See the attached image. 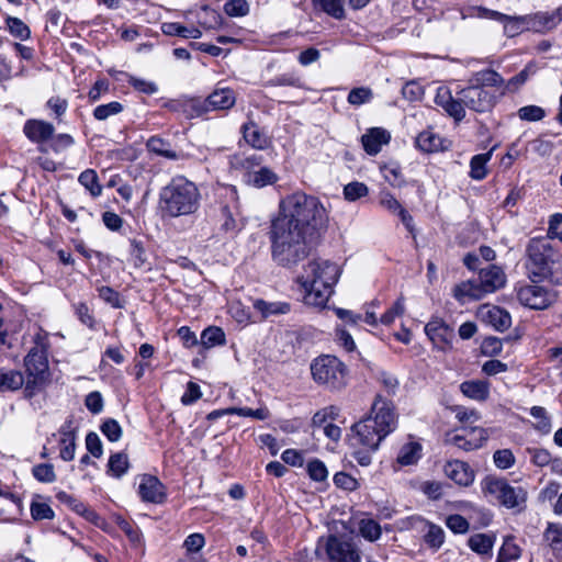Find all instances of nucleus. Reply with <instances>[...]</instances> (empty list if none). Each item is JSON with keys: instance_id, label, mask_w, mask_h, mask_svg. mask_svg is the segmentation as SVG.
Instances as JSON below:
<instances>
[{"instance_id": "338daca9", "label": "nucleus", "mask_w": 562, "mask_h": 562, "mask_svg": "<svg viewBox=\"0 0 562 562\" xmlns=\"http://www.w3.org/2000/svg\"><path fill=\"white\" fill-rule=\"evenodd\" d=\"M531 462L537 467H546L551 462V453L542 448H528Z\"/></svg>"}, {"instance_id": "b1692460", "label": "nucleus", "mask_w": 562, "mask_h": 562, "mask_svg": "<svg viewBox=\"0 0 562 562\" xmlns=\"http://www.w3.org/2000/svg\"><path fill=\"white\" fill-rule=\"evenodd\" d=\"M460 391L471 400L483 402L490 396V383L483 380L464 381L460 384Z\"/></svg>"}, {"instance_id": "ea45409f", "label": "nucleus", "mask_w": 562, "mask_h": 562, "mask_svg": "<svg viewBox=\"0 0 562 562\" xmlns=\"http://www.w3.org/2000/svg\"><path fill=\"white\" fill-rule=\"evenodd\" d=\"M521 555V549L514 542L513 537H506L499 549L496 562H509Z\"/></svg>"}, {"instance_id": "37998d69", "label": "nucleus", "mask_w": 562, "mask_h": 562, "mask_svg": "<svg viewBox=\"0 0 562 562\" xmlns=\"http://www.w3.org/2000/svg\"><path fill=\"white\" fill-rule=\"evenodd\" d=\"M373 91L369 87H357L350 90L347 101L350 105L360 106L370 103L373 99Z\"/></svg>"}, {"instance_id": "f3484780", "label": "nucleus", "mask_w": 562, "mask_h": 562, "mask_svg": "<svg viewBox=\"0 0 562 562\" xmlns=\"http://www.w3.org/2000/svg\"><path fill=\"white\" fill-rule=\"evenodd\" d=\"M235 93L229 88L215 89L202 103V111L227 110L235 104Z\"/></svg>"}, {"instance_id": "c9c22d12", "label": "nucleus", "mask_w": 562, "mask_h": 562, "mask_svg": "<svg viewBox=\"0 0 562 562\" xmlns=\"http://www.w3.org/2000/svg\"><path fill=\"white\" fill-rule=\"evenodd\" d=\"M347 0H314L315 5L336 20L346 16L345 4Z\"/></svg>"}, {"instance_id": "ddd939ff", "label": "nucleus", "mask_w": 562, "mask_h": 562, "mask_svg": "<svg viewBox=\"0 0 562 562\" xmlns=\"http://www.w3.org/2000/svg\"><path fill=\"white\" fill-rule=\"evenodd\" d=\"M138 494L143 502L161 504L166 499L164 484L154 475L144 474L138 485Z\"/></svg>"}, {"instance_id": "f8f14e48", "label": "nucleus", "mask_w": 562, "mask_h": 562, "mask_svg": "<svg viewBox=\"0 0 562 562\" xmlns=\"http://www.w3.org/2000/svg\"><path fill=\"white\" fill-rule=\"evenodd\" d=\"M27 373L34 380L43 379L48 370L47 360V346L45 338L37 335L35 338V346L29 351L24 359Z\"/></svg>"}, {"instance_id": "de8ad7c7", "label": "nucleus", "mask_w": 562, "mask_h": 562, "mask_svg": "<svg viewBox=\"0 0 562 562\" xmlns=\"http://www.w3.org/2000/svg\"><path fill=\"white\" fill-rule=\"evenodd\" d=\"M491 158V154H480L472 157L470 166L471 178L475 180H482L486 177V164Z\"/></svg>"}, {"instance_id": "5fc2aeb1", "label": "nucleus", "mask_w": 562, "mask_h": 562, "mask_svg": "<svg viewBox=\"0 0 562 562\" xmlns=\"http://www.w3.org/2000/svg\"><path fill=\"white\" fill-rule=\"evenodd\" d=\"M517 115L522 121L538 122L546 116V111L539 105H525L518 110Z\"/></svg>"}, {"instance_id": "f03ea898", "label": "nucleus", "mask_w": 562, "mask_h": 562, "mask_svg": "<svg viewBox=\"0 0 562 562\" xmlns=\"http://www.w3.org/2000/svg\"><path fill=\"white\" fill-rule=\"evenodd\" d=\"M397 427V414L393 403L381 395H376L370 413L351 427L350 441L353 447L364 451L355 453V458L362 467L371 463V452L379 449L381 442Z\"/></svg>"}, {"instance_id": "f257e3e1", "label": "nucleus", "mask_w": 562, "mask_h": 562, "mask_svg": "<svg viewBox=\"0 0 562 562\" xmlns=\"http://www.w3.org/2000/svg\"><path fill=\"white\" fill-rule=\"evenodd\" d=\"M328 220V210L316 195L295 190L281 196L268 232L272 259L282 267L305 259Z\"/></svg>"}, {"instance_id": "9d476101", "label": "nucleus", "mask_w": 562, "mask_h": 562, "mask_svg": "<svg viewBox=\"0 0 562 562\" xmlns=\"http://www.w3.org/2000/svg\"><path fill=\"white\" fill-rule=\"evenodd\" d=\"M517 299L531 310H544L557 300V294L539 284H524L516 289Z\"/></svg>"}, {"instance_id": "a878e982", "label": "nucleus", "mask_w": 562, "mask_h": 562, "mask_svg": "<svg viewBox=\"0 0 562 562\" xmlns=\"http://www.w3.org/2000/svg\"><path fill=\"white\" fill-rule=\"evenodd\" d=\"M245 140L254 148L265 149L269 145V138L252 122L243 125Z\"/></svg>"}, {"instance_id": "2eb2a0df", "label": "nucleus", "mask_w": 562, "mask_h": 562, "mask_svg": "<svg viewBox=\"0 0 562 562\" xmlns=\"http://www.w3.org/2000/svg\"><path fill=\"white\" fill-rule=\"evenodd\" d=\"M425 333L432 344L441 350L451 346L453 330L441 319L435 318L425 326Z\"/></svg>"}, {"instance_id": "69168bd1", "label": "nucleus", "mask_w": 562, "mask_h": 562, "mask_svg": "<svg viewBox=\"0 0 562 562\" xmlns=\"http://www.w3.org/2000/svg\"><path fill=\"white\" fill-rule=\"evenodd\" d=\"M205 544V538L202 533L195 532L189 535L183 541V548L187 553L192 554L199 552Z\"/></svg>"}, {"instance_id": "49530a36", "label": "nucleus", "mask_w": 562, "mask_h": 562, "mask_svg": "<svg viewBox=\"0 0 562 562\" xmlns=\"http://www.w3.org/2000/svg\"><path fill=\"white\" fill-rule=\"evenodd\" d=\"M225 342V334L220 327H209L201 334V344L206 348L223 345Z\"/></svg>"}, {"instance_id": "4c0bfd02", "label": "nucleus", "mask_w": 562, "mask_h": 562, "mask_svg": "<svg viewBox=\"0 0 562 562\" xmlns=\"http://www.w3.org/2000/svg\"><path fill=\"white\" fill-rule=\"evenodd\" d=\"M544 539L557 557L562 555V526L549 524L544 531Z\"/></svg>"}, {"instance_id": "0e129e2a", "label": "nucleus", "mask_w": 562, "mask_h": 562, "mask_svg": "<svg viewBox=\"0 0 562 562\" xmlns=\"http://www.w3.org/2000/svg\"><path fill=\"white\" fill-rule=\"evenodd\" d=\"M405 312L404 299L398 297L390 310H387L380 318L384 325H390L397 316L403 315Z\"/></svg>"}, {"instance_id": "e433bc0d", "label": "nucleus", "mask_w": 562, "mask_h": 562, "mask_svg": "<svg viewBox=\"0 0 562 562\" xmlns=\"http://www.w3.org/2000/svg\"><path fill=\"white\" fill-rule=\"evenodd\" d=\"M358 530L369 541L378 540L382 533L380 524L370 517L361 518L358 521Z\"/></svg>"}, {"instance_id": "052dcab7", "label": "nucleus", "mask_w": 562, "mask_h": 562, "mask_svg": "<svg viewBox=\"0 0 562 562\" xmlns=\"http://www.w3.org/2000/svg\"><path fill=\"white\" fill-rule=\"evenodd\" d=\"M493 460L498 469L506 470L515 464V456L510 449H501L494 452Z\"/></svg>"}, {"instance_id": "e2e57ef3", "label": "nucleus", "mask_w": 562, "mask_h": 562, "mask_svg": "<svg viewBox=\"0 0 562 562\" xmlns=\"http://www.w3.org/2000/svg\"><path fill=\"white\" fill-rule=\"evenodd\" d=\"M225 13L229 16H245L249 12L246 0H229L224 5Z\"/></svg>"}, {"instance_id": "680f3d73", "label": "nucleus", "mask_w": 562, "mask_h": 562, "mask_svg": "<svg viewBox=\"0 0 562 562\" xmlns=\"http://www.w3.org/2000/svg\"><path fill=\"white\" fill-rule=\"evenodd\" d=\"M307 473L312 480L317 482H323L328 476L326 465L318 459H314L307 463Z\"/></svg>"}, {"instance_id": "0eeeda50", "label": "nucleus", "mask_w": 562, "mask_h": 562, "mask_svg": "<svg viewBox=\"0 0 562 562\" xmlns=\"http://www.w3.org/2000/svg\"><path fill=\"white\" fill-rule=\"evenodd\" d=\"M311 372L315 382L330 389H340L346 384V367L335 356L316 358L311 364Z\"/></svg>"}, {"instance_id": "5701e85b", "label": "nucleus", "mask_w": 562, "mask_h": 562, "mask_svg": "<svg viewBox=\"0 0 562 562\" xmlns=\"http://www.w3.org/2000/svg\"><path fill=\"white\" fill-rule=\"evenodd\" d=\"M262 156L252 154L249 156L234 155L231 158V166L235 170L243 172V181L246 183V178L250 172H256L257 169L262 165Z\"/></svg>"}, {"instance_id": "864d4df0", "label": "nucleus", "mask_w": 562, "mask_h": 562, "mask_svg": "<svg viewBox=\"0 0 562 562\" xmlns=\"http://www.w3.org/2000/svg\"><path fill=\"white\" fill-rule=\"evenodd\" d=\"M32 474L41 483H53L56 480L54 465L50 463H40L34 465Z\"/></svg>"}, {"instance_id": "4468645a", "label": "nucleus", "mask_w": 562, "mask_h": 562, "mask_svg": "<svg viewBox=\"0 0 562 562\" xmlns=\"http://www.w3.org/2000/svg\"><path fill=\"white\" fill-rule=\"evenodd\" d=\"M526 16L529 31L544 33L555 29L562 22V8L551 12H537Z\"/></svg>"}, {"instance_id": "20e7f679", "label": "nucleus", "mask_w": 562, "mask_h": 562, "mask_svg": "<svg viewBox=\"0 0 562 562\" xmlns=\"http://www.w3.org/2000/svg\"><path fill=\"white\" fill-rule=\"evenodd\" d=\"M200 205L199 188L183 176L173 177L158 194V211L162 218L193 215Z\"/></svg>"}, {"instance_id": "6e6552de", "label": "nucleus", "mask_w": 562, "mask_h": 562, "mask_svg": "<svg viewBox=\"0 0 562 562\" xmlns=\"http://www.w3.org/2000/svg\"><path fill=\"white\" fill-rule=\"evenodd\" d=\"M486 491L494 495L506 508L522 506L527 501V492L521 486L510 485L503 479H490L485 483Z\"/></svg>"}, {"instance_id": "bb28decb", "label": "nucleus", "mask_w": 562, "mask_h": 562, "mask_svg": "<svg viewBox=\"0 0 562 562\" xmlns=\"http://www.w3.org/2000/svg\"><path fill=\"white\" fill-rule=\"evenodd\" d=\"M415 143L425 153H435L443 148L441 137L431 130L419 133Z\"/></svg>"}, {"instance_id": "9b49d317", "label": "nucleus", "mask_w": 562, "mask_h": 562, "mask_svg": "<svg viewBox=\"0 0 562 562\" xmlns=\"http://www.w3.org/2000/svg\"><path fill=\"white\" fill-rule=\"evenodd\" d=\"M487 440V432L481 427H462L449 434L447 442L463 451H473L481 448Z\"/></svg>"}, {"instance_id": "c756f323", "label": "nucleus", "mask_w": 562, "mask_h": 562, "mask_svg": "<svg viewBox=\"0 0 562 562\" xmlns=\"http://www.w3.org/2000/svg\"><path fill=\"white\" fill-rule=\"evenodd\" d=\"M423 531L424 541L429 548L438 550L443 544L445 531L440 526L425 521Z\"/></svg>"}, {"instance_id": "cd10ccee", "label": "nucleus", "mask_w": 562, "mask_h": 562, "mask_svg": "<svg viewBox=\"0 0 562 562\" xmlns=\"http://www.w3.org/2000/svg\"><path fill=\"white\" fill-rule=\"evenodd\" d=\"M422 457V446L418 442H407L398 451L396 463L401 467L413 465Z\"/></svg>"}, {"instance_id": "423d86ee", "label": "nucleus", "mask_w": 562, "mask_h": 562, "mask_svg": "<svg viewBox=\"0 0 562 562\" xmlns=\"http://www.w3.org/2000/svg\"><path fill=\"white\" fill-rule=\"evenodd\" d=\"M526 269L532 282L550 280L562 282V255L546 237L531 238L526 248Z\"/></svg>"}, {"instance_id": "4d7b16f0", "label": "nucleus", "mask_w": 562, "mask_h": 562, "mask_svg": "<svg viewBox=\"0 0 562 562\" xmlns=\"http://www.w3.org/2000/svg\"><path fill=\"white\" fill-rule=\"evenodd\" d=\"M530 415L538 419V423L536 424V429L548 434L551 429V420L547 415V411L542 406H532L530 408Z\"/></svg>"}, {"instance_id": "473e14b6", "label": "nucleus", "mask_w": 562, "mask_h": 562, "mask_svg": "<svg viewBox=\"0 0 562 562\" xmlns=\"http://www.w3.org/2000/svg\"><path fill=\"white\" fill-rule=\"evenodd\" d=\"M24 384L23 374L19 371L0 369V393L16 391Z\"/></svg>"}, {"instance_id": "72a5a7b5", "label": "nucleus", "mask_w": 562, "mask_h": 562, "mask_svg": "<svg viewBox=\"0 0 562 562\" xmlns=\"http://www.w3.org/2000/svg\"><path fill=\"white\" fill-rule=\"evenodd\" d=\"M325 540L318 539L315 548L299 551V559L303 562H329L325 549Z\"/></svg>"}, {"instance_id": "bf43d9fd", "label": "nucleus", "mask_w": 562, "mask_h": 562, "mask_svg": "<svg viewBox=\"0 0 562 562\" xmlns=\"http://www.w3.org/2000/svg\"><path fill=\"white\" fill-rule=\"evenodd\" d=\"M101 431L112 442L119 441L122 437V428L113 418H108L103 422Z\"/></svg>"}, {"instance_id": "a18cd8bd", "label": "nucleus", "mask_w": 562, "mask_h": 562, "mask_svg": "<svg viewBox=\"0 0 562 562\" xmlns=\"http://www.w3.org/2000/svg\"><path fill=\"white\" fill-rule=\"evenodd\" d=\"M7 27L10 34L21 41L30 37V27L19 18L8 16L5 20Z\"/></svg>"}, {"instance_id": "dca6fc26", "label": "nucleus", "mask_w": 562, "mask_h": 562, "mask_svg": "<svg viewBox=\"0 0 562 562\" xmlns=\"http://www.w3.org/2000/svg\"><path fill=\"white\" fill-rule=\"evenodd\" d=\"M55 127L43 120L30 119L24 123L23 133L32 143L43 144L52 139Z\"/></svg>"}, {"instance_id": "6e6d98bb", "label": "nucleus", "mask_w": 562, "mask_h": 562, "mask_svg": "<svg viewBox=\"0 0 562 562\" xmlns=\"http://www.w3.org/2000/svg\"><path fill=\"white\" fill-rule=\"evenodd\" d=\"M368 187L363 182L353 181L345 186L344 195L348 201H356L368 194Z\"/></svg>"}, {"instance_id": "c85d7f7f", "label": "nucleus", "mask_w": 562, "mask_h": 562, "mask_svg": "<svg viewBox=\"0 0 562 562\" xmlns=\"http://www.w3.org/2000/svg\"><path fill=\"white\" fill-rule=\"evenodd\" d=\"M254 307L265 318L272 315H284L291 311V305L288 302H267L263 300H256Z\"/></svg>"}, {"instance_id": "c03bdc74", "label": "nucleus", "mask_w": 562, "mask_h": 562, "mask_svg": "<svg viewBox=\"0 0 562 562\" xmlns=\"http://www.w3.org/2000/svg\"><path fill=\"white\" fill-rule=\"evenodd\" d=\"M538 70L536 63H528L522 70H520L516 76L512 77L507 82V88L509 90L519 89L531 76H533Z\"/></svg>"}, {"instance_id": "a211bd4d", "label": "nucleus", "mask_w": 562, "mask_h": 562, "mask_svg": "<svg viewBox=\"0 0 562 562\" xmlns=\"http://www.w3.org/2000/svg\"><path fill=\"white\" fill-rule=\"evenodd\" d=\"M488 294L483 288L480 278L463 281L453 289V296L461 303L470 300H481Z\"/></svg>"}, {"instance_id": "603ef678", "label": "nucleus", "mask_w": 562, "mask_h": 562, "mask_svg": "<svg viewBox=\"0 0 562 562\" xmlns=\"http://www.w3.org/2000/svg\"><path fill=\"white\" fill-rule=\"evenodd\" d=\"M339 415V408L336 406H327L317 411L312 417V426L324 427L328 420H335Z\"/></svg>"}, {"instance_id": "7c9ffc66", "label": "nucleus", "mask_w": 562, "mask_h": 562, "mask_svg": "<svg viewBox=\"0 0 562 562\" xmlns=\"http://www.w3.org/2000/svg\"><path fill=\"white\" fill-rule=\"evenodd\" d=\"M495 537L487 533H475L472 535L468 540L470 549L482 555L490 554L492 552Z\"/></svg>"}, {"instance_id": "58836bf2", "label": "nucleus", "mask_w": 562, "mask_h": 562, "mask_svg": "<svg viewBox=\"0 0 562 562\" xmlns=\"http://www.w3.org/2000/svg\"><path fill=\"white\" fill-rule=\"evenodd\" d=\"M109 472L114 477H122L130 468L128 457L124 452L113 453L109 459Z\"/></svg>"}, {"instance_id": "8fccbe9b", "label": "nucleus", "mask_w": 562, "mask_h": 562, "mask_svg": "<svg viewBox=\"0 0 562 562\" xmlns=\"http://www.w3.org/2000/svg\"><path fill=\"white\" fill-rule=\"evenodd\" d=\"M227 414H234L243 417H251L258 420H265L270 417V412L267 407H259L251 409L248 407H228L226 408Z\"/></svg>"}, {"instance_id": "393cba45", "label": "nucleus", "mask_w": 562, "mask_h": 562, "mask_svg": "<svg viewBox=\"0 0 562 562\" xmlns=\"http://www.w3.org/2000/svg\"><path fill=\"white\" fill-rule=\"evenodd\" d=\"M279 180L278 175L266 166H260L256 172H250L246 178V184L260 189L274 184Z\"/></svg>"}, {"instance_id": "774afa93", "label": "nucleus", "mask_w": 562, "mask_h": 562, "mask_svg": "<svg viewBox=\"0 0 562 562\" xmlns=\"http://www.w3.org/2000/svg\"><path fill=\"white\" fill-rule=\"evenodd\" d=\"M481 350L484 356L488 357L499 355L503 350L502 339L497 337L485 338L482 342Z\"/></svg>"}, {"instance_id": "4be33fe9", "label": "nucleus", "mask_w": 562, "mask_h": 562, "mask_svg": "<svg viewBox=\"0 0 562 562\" xmlns=\"http://www.w3.org/2000/svg\"><path fill=\"white\" fill-rule=\"evenodd\" d=\"M481 314L483 319L498 331H505L512 325L510 314L498 306H485Z\"/></svg>"}, {"instance_id": "7ed1b4c3", "label": "nucleus", "mask_w": 562, "mask_h": 562, "mask_svg": "<svg viewBox=\"0 0 562 562\" xmlns=\"http://www.w3.org/2000/svg\"><path fill=\"white\" fill-rule=\"evenodd\" d=\"M340 273V267L334 261L321 258L308 261L297 277V283L304 292V304L325 307Z\"/></svg>"}, {"instance_id": "6ab92c4d", "label": "nucleus", "mask_w": 562, "mask_h": 562, "mask_svg": "<svg viewBox=\"0 0 562 562\" xmlns=\"http://www.w3.org/2000/svg\"><path fill=\"white\" fill-rule=\"evenodd\" d=\"M479 278L485 291L493 293L498 289L503 288L506 282V276L504 271L494 265H488L482 268L479 273Z\"/></svg>"}, {"instance_id": "13d9d810", "label": "nucleus", "mask_w": 562, "mask_h": 562, "mask_svg": "<svg viewBox=\"0 0 562 562\" xmlns=\"http://www.w3.org/2000/svg\"><path fill=\"white\" fill-rule=\"evenodd\" d=\"M31 516L34 520L53 519L54 510L47 503L32 502L31 504Z\"/></svg>"}, {"instance_id": "1a4fd4ad", "label": "nucleus", "mask_w": 562, "mask_h": 562, "mask_svg": "<svg viewBox=\"0 0 562 562\" xmlns=\"http://www.w3.org/2000/svg\"><path fill=\"white\" fill-rule=\"evenodd\" d=\"M329 562H361V552L352 539L344 536H329L325 540Z\"/></svg>"}, {"instance_id": "412c9836", "label": "nucleus", "mask_w": 562, "mask_h": 562, "mask_svg": "<svg viewBox=\"0 0 562 562\" xmlns=\"http://www.w3.org/2000/svg\"><path fill=\"white\" fill-rule=\"evenodd\" d=\"M390 139L391 135L387 131L381 127H373L362 135L361 143L369 155H376Z\"/></svg>"}, {"instance_id": "09e8293b", "label": "nucleus", "mask_w": 562, "mask_h": 562, "mask_svg": "<svg viewBox=\"0 0 562 562\" xmlns=\"http://www.w3.org/2000/svg\"><path fill=\"white\" fill-rule=\"evenodd\" d=\"M123 109V104L117 101L100 104L93 110V117L98 121H105L109 117L121 113Z\"/></svg>"}, {"instance_id": "a19ab883", "label": "nucleus", "mask_w": 562, "mask_h": 562, "mask_svg": "<svg viewBox=\"0 0 562 562\" xmlns=\"http://www.w3.org/2000/svg\"><path fill=\"white\" fill-rule=\"evenodd\" d=\"M78 181L83 186L93 198H97L102 192V187L99 183L98 175L93 169H87L82 171L78 178Z\"/></svg>"}, {"instance_id": "79ce46f5", "label": "nucleus", "mask_w": 562, "mask_h": 562, "mask_svg": "<svg viewBox=\"0 0 562 562\" xmlns=\"http://www.w3.org/2000/svg\"><path fill=\"white\" fill-rule=\"evenodd\" d=\"M503 25H504V33L508 37H514L525 31H529L526 15H521V16L509 15Z\"/></svg>"}, {"instance_id": "aec40b11", "label": "nucleus", "mask_w": 562, "mask_h": 562, "mask_svg": "<svg viewBox=\"0 0 562 562\" xmlns=\"http://www.w3.org/2000/svg\"><path fill=\"white\" fill-rule=\"evenodd\" d=\"M446 475L457 484L468 486L474 481V473L463 461L453 460L445 465Z\"/></svg>"}, {"instance_id": "f704fd0d", "label": "nucleus", "mask_w": 562, "mask_h": 562, "mask_svg": "<svg viewBox=\"0 0 562 562\" xmlns=\"http://www.w3.org/2000/svg\"><path fill=\"white\" fill-rule=\"evenodd\" d=\"M502 81L503 79L498 72L492 69H485L476 72L473 76L471 79V85H477L494 91L493 88L501 85Z\"/></svg>"}, {"instance_id": "2f4dec72", "label": "nucleus", "mask_w": 562, "mask_h": 562, "mask_svg": "<svg viewBox=\"0 0 562 562\" xmlns=\"http://www.w3.org/2000/svg\"><path fill=\"white\" fill-rule=\"evenodd\" d=\"M146 146L149 151L167 159L177 160L179 158L178 153L171 148L170 143L159 136H151L147 140Z\"/></svg>"}, {"instance_id": "3c124183", "label": "nucleus", "mask_w": 562, "mask_h": 562, "mask_svg": "<svg viewBox=\"0 0 562 562\" xmlns=\"http://www.w3.org/2000/svg\"><path fill=\"white\" fill-rule=\"evenodd\" d=\"M121 74L126 77L127 82L138 92L150 95V94H155L158 91V86L153 81L137 78V77L132 76L126 72H121Z\"/></svg>"}, {"instance_id": "39448f33", "label": "nucleus", "mask_w": 562, "mask_h": 562, "mask_svg": "<svg viewBox=\"0 0 562 562\" xmlns=\"http://www.w3.org/2000/svg\"><path fill=\"white\" fill-rule=\"evenodd\" d=\"M495 99L494 91L477 85H470L460 90L457 99L452 97L447 87H439L435 97V103L459 122L465 116L464 106L472 111L483 113L494 106Z\"/></svg>"}]
</instances>
